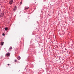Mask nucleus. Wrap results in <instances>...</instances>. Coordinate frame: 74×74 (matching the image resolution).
Masks as SVG:
<instances>
[{"label":"nucleus","mask_w":74,"mask_h":74,"mask_svg":"<svg viewBox=\"0 0 74 74\" xmlns=\"http://www.w3.org/2000/svg\"><path fill=\"white\" fill-rule=\"evenodd\" d=\"M18 59H21V57H20V56H19L18 57Z\"/></svg>","instance_id":"obj_11"},{"label":"nucleus","mask_w":74,"mask_h":74,"mask_svg":"<svg viewBox=\"0 0 74 74\" xmlns=\"http://www.w3.org/2000/svg\"><path fill=\"white\" fill-rule=\"evenodd\" d=\"M20 3H21V4H22V2H20Z\"/></svg>","instance_id":"obj_12"},{"label":"nucleus","mask_w":74,"mask_h":74,"mask_svg":"<svg viewBox=\"0 0 74 74\" xmlns=\"http://www.w3.org/2000/svg\"><path fill=\"white\" fill-rule=\"evenodd\" d=\"M29 7H27L25 9V10H27V9H29Z\"/></svg>","instance_id":"obj_8"},{"label":"nucleus","mask_w":74,"mask_h":74,"mask_svg":"<svg viewBox=\"0 0 74 74\" xmlns=\"http://www.w3.org/2000/svg\"><path fill=\"white\" fill-rule=\"evenodd\" d=\"M25 69H26V68H25Z\"/></svg>","instance_id":"obj_17"},{"label":"nucleus","mask_w":74,"mask_h":74,"mask_svg":"<svg viewBox=\"0 0 74 74\" xmlns=\"http://www.w3.org/2000/svg\"><path fill=\"white\" fill-rule=\"evenodd\" d=\"M17 62V60H14V62Z\"/></svg>","instance_id":"obj_9"},{"label":"nucleus","mask_w":74,"mask_h":74,"mask_svg":"<svg viewBox=\"0 0 74 74\" xmlns=\"http://www.w3.org/2000/svg\"><path fill=\"white\" fill-rule=\"evenodd\" d=\"M8 66H9L10 64H8Z\"/></svg>","instance_id":"obj_14"},{"label":"nucleus","mask_w":74,"mask_h":74,"mask_svg":"<svg viewBox=\"0 0 74 74\" xmlns=\"http://www.w3.org/2000/svg\"><path fill=\"white\" fill-rule=\"evenodd\" d=\"M17 9V7L16 6H14V8L13 9V10L14 11H16V10Z\"/></svg>","instance_id":"obj_2"},{"label":"nucleus","mask_w":74,"mask_h":74,"mask_svg":"<svg viewBox=\"0 0 74 74\" xmlns=\"http://www.w3.org/2000/svg\"><path fill=\"white\" fill-rule=\"evenodd\" d=\"M0 12H1V8H0Z\"/></svg>","instance_id":"obj_13"},{"label":"nucleus","mask_w":74,"mask_h":74,"mask_svg":"<svg viewBox=\"0 0 74 74\" xmlns=\"http://www.w3.org/2000/svg\"><path fill=\"white\" fill-rule=\"evenodd\" d=\"M9 49V50H11V49H12V47H10Z\"/></svg>","instance_id":"obj_7"},{"label":"nucleus","mask_w":74,"mask_h":74,"mask_svg":"<svg viewBox=\"0 0 74 74\" xmlns=\"http://www.w3.org/2000/svg\"><path fill=\"white\" fill-rule=\"evenodd\" d=\"M7 30H8V28L7 27H6L5 28V30L6 31H7Z\"/></svg>","instance_id":"obj_6"},{"label":"nucleus","mask_w":74,"mask_h":74,"mask_svg":"<svg viewBox=\"0 0 74 74\" xmlns=\"http://www.w3.org/2000/svg\"><path fill=\"white\" fill-rule=\"evenodd\" d=\"M13 3V0H11L9 2V4L10 5L12 4Z\"/></svg>","instance_id":"obj_1"},{"label":"nucleus","mask_w":74,"mask_h":74,"mask_svg":"<svg viewBox=\"0 0 74 74\" xmlns=\"http://www.w3.org/2000/svg\"><path fill=\"white\" fill-rule=\"evenodd\" d=\"M36 36V37H37V36Z\"/></svg>","instance_id":"obj_15"},{"label":"nucleus","mask_w":74,"mask_h":74,"mask_svg":"<svg viewBox=\"0 0 74 74\" xmlns=\"http://www.w3.org/2000/svg\"><path fill=\"white\" fill-rule=\"evenodd\" d=\"M39 59H40V58H39Z\"/></svg>","instance_id":"obj_16"},{"label":"nucleus","mask_w":74,"mask_h":74,"mask_svg":"<svg viewBox=\"0 0 74 74\" xmlns=\"http://www.w3.org/2000/svg\"><path fill=\"white\" fill-rule=\"evenodd\" d=\"M2 35L3 36H5V34H4V33H3L2 34Z\"/></svg>","instance_id":"obj_10"},{"label":"nucleus","mask_w":74,"mask_h":74,"mask_svg":"<svg viewBox=\"0 0 74 74\" xmlns=\"http://www.w3.org/2000/svg\"><path fill=\"white\" fill-rule=\"evenodd\" d=\"M10 55V53H8L6 54V56H9Z\"/></svg>","instance_id":"obj_4"},{"label":"nucleus","mask_w":74,"mask_h":74,"mask_svg":"<svg viewBox=\"0 0 74 74\" xmlns=\"http://www.w3.org/2000/svg\"><path fill=\"white\" fill-rule=\"evenodd\" d=\"M4 44V42H1V45H3Z\"/></svg>","instance_id":"obj_5"},{"label":"nucleus","mask_w":74,"mask_h":74,"mask_svg":"<svg viewBox=\"0 0 74 74\" xmlns=\"http://www.w3.org/2000/svg\"><path fill=\"white\" fill-rule=\"evenodd\" d=\"M4 14L3 12L1 13L0 15L1 17H2V16H4Z\"/></svg>","instance_id":"obj_3"}]
</instances>
